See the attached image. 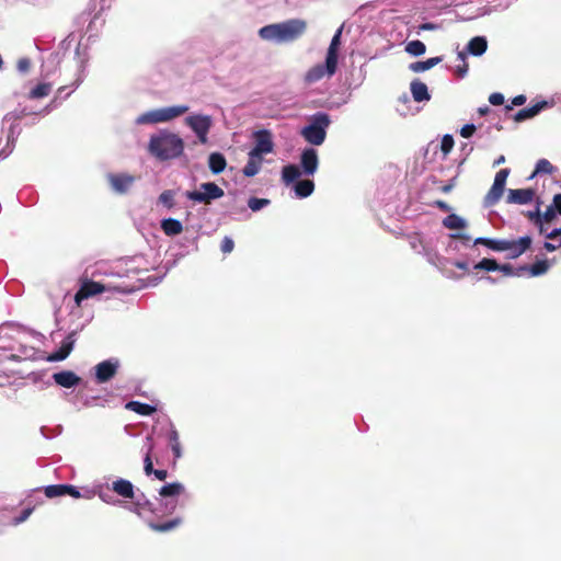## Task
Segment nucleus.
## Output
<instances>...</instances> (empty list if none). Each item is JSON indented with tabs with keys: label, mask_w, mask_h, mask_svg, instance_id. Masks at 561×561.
Here are the masks:
<instances>
[{
	"label": "nucleus",
	"mask_w": 561,
	"mask_h": 561,
	"mask_svg": "<svg viewBox=\"0 0 561 561\" xmlns=\"http://www.w3.org/2000/svg\"><path fill=\"white\" fill-rule=\"evenodd\" d=\"M147 150L159 161L174 160L183 154L184 141L178 134L160 129L150 136Z\"/></svg>",
	"instance_id": "f257e3e1"
},
{
	"label": "nucleus",
	"mask_w": 561,
	"mask_h": 561,
	"mask_svg": "<svg viewBox=\"0 0 561 561\" xmlns=\"http://www.w3.org/2000/svg\"><path fill=\"white\" fill-rule=\"evenodd\" d=\"M307 30L306 21L289 19L284 22L265 25L259 30V36L275 44L291 43L298 39Z\"/></svg>",
	"instance_id": "f03ea898"
},
{
	"label": "nucleus",
	"mask_w": 561,
	"mask_h": 561,
	"mask_svg": "<svg viewBox=\"0 0 561 561\" xmlns=\"http://www.w3.org/2000/svg\"><path fill=\"white\" fill-rule=\"evenodd\" d=\"M104 275L108 278H122V275L118 273H104ZM135 290V286L127 285L124 282H115L114 279H107L104 282L87 280L82 283L80 289L77 291L75 300L77 305H80L82 300L96 294H130Z\"/></svg>",
	"instance_id": "7ed1b4c3"
},
{
	"label": "nucleus",
	"mask_w": 561,
	"mask_h": 561,
	"mask_svg": "<svg viewBox=\"0 0 561 561\" xmlns=\"http://www.w3.org/2000/svg\"><path fill=\"white\" fill-rule=\"evenodd\" d=\"M30 115H38V112L32 111L25 106L20 111H13L4 115L2 124L3 126L9 124V130L7 136V145L0 151V161L4 160L12 153L15 147V142L21 134L20 121Z\"/></svg>",
	"instance_id": "20e7f679"
},
{
	"label": "nucleus",
	"mask_w": 561,
	"mask_h": 561,
	"mask_svg": "<svg viewBox=\"0 0 561 561\" xmlns=\"http://www.w3.org/2000/svg\"><path fill=\"white\" fill-rule=\"evenodd\" d=\"M190 106L186 104H176L171 106H164L147 111L138 115L135 119L137 125H153L159 123L171 122L185 113H187Z\"/></svg>",
	"instance_id": "39448f33"
},
{
	"label": "nucleus",
	"mask_w": 561,
	"mask_h": 561,
	"mask_svg": "<svg viewBox=\"0 0 561 561\" xmlns=\"http://www.w3.org/2000/svg\"><path fill=\"white\" fill-rule=\"evenodd\" d=\"M449 237L450 239L457 241L455 244H449L451 249L457 251H460L461 247L465 249H469V252L466 253L461 259L454 261L453 265H455L459 270L467 272L468 274H471L472 265L477 263L476 260L480 255L478 249H476L477 245H473L471 237L466 233H450Z\"/></svg>",
	"instance_id": "423d86ee"
},
{
	"label": "nucleus",
	"mask_w": 561,
	"mask_h": 561,
	"mask_svg": "<svg viewBox=\"0 0 561 561\" xmlns=\"http://www.w3.org/2000/svg\"><path fill=\"white\" fill-rule=\"evenodd\" d=\"M331 121L327 113L318 112L312 115L310 123L300 130V135L310 145L320 146L325 140L327 129Z\"/></svg>",
	"instance_id": "0eeeda50"
},
{
	"label": "nucleus",
	"mask_w": 561,
	"mask_h": 561,
	"mask_svg": "<svg viewBox=\"0 0 561 561\" xmlns=\"http://www.w3.org/2000/svg\"><path fill=\"white\" fill-rule=\"evenodd\" d=\"M185 491V486L181 482H172L164 484L159 490L160 508L162 514H172L178 507V496Z\"/></svg>",
	"instance_id": "6e6552de"
},
{
	"label": "nucleus",
	"mask_w": 561,
	"mask_h": 561,
	"mask_svg": "<svg viewBox=\"0 0 561 561\" xmlns=\"http://www.w3.org/2000/svg\"><path fill=\"white\" fill-rule=\"evenodd\" d=\"M224 190L220 188L214 182H206L199 185L198 190L187 191L185 196L187 199L195 203L209 204L214 199H218L224 196Z\"/></svg>",
	"instance_id": "1a4fd4ad"
},
{
	"label": "nucleus",
	"mask_w": 561,
	"mask_h": 561,
	"mask_svg": "<svg viewBox=\"0 0 561 561\" xmlns=\"http://www.w3.org/2000/svg\"><path fill=\"white\" fill-rule=\"evenodd\" d=\"M510 172H511L510 169H501L495 174L494 182L483 199V205L485 207H492L499 203V201L501 199V197L505 191V185H506V181L510 175Z\"/></svg>",
	"instance_id": "9d476101"
},
{
	"label": "nucleus",
	"mask_w": 561,
	"mask_h": 561,
	"mask_svg": "<svg viewBox=\"0 0 561 561\" xmlns=\"http://www.w3.org/2000/svg\"><path fill=\"white\" fill-rule=\"evenodd\" d=\"M185 124L194 131L201 144L207 142V135L213 125L209 115L192 114L185 118Z\"/></svg>",
	"instance_id": "9b49d317"
},
{
	"label": "nucleus",
	"mask_w": 561,
	"mask_h": 561,
	"mask_svg": "<svg viewBox=\"0 0 561 561\" xmlns=\"http://www.w3.org/2000/svg\"><path fill=\"white\" fill-rule=\"evenodd\" d=\"M337 64L325 58L324 64H318L311 67L305 75V83L313 84L321 81L324 78H331L336 72Z\"/></svg>",
	"instance_id": "f8f14e48"
},
{
	"label": "nucleus",
	"mask_w": 561,
	"mask_h": 561,
	"mask_svg": "<svg viewBox=\"0 0 561 561\" xmlns=\"http://www.w3.org/2000/svg\"><path fill=\"white\" fill-rule=\"evenodd\" d=\"M106 180L111 191L117 195L129 193L136 182V178L128 173H108Z\"/></svg>",
	"instance_id": "ddd939ff"
},
{
	"label": "nucleus",
	"mask_w": 561,
	"mask_h": 561,
	"mask_svg": "<svg viewBox=\"0 0 561 561\" xmlns=\"http://www.w3.org/2000/svg\"><path fill=\"white\" fill-rule=\"evenodd\" d=\"M121 367V360L117 357H111L95 365V380L99 383L110 381L117 374Z\"/></svg>",
	"instance_id": "4468645a"
},
{
	"label": "nucleus",
	"mask_w": 561,
	"mask_h": 561,
	"mask_svg": "<svg viewBox=\"0 0 561 561\" xmlns=\"http://www.w3.org/2000/svg\"><path fill=\"white\" fill-rule=\"evenodd\" d=\"M255 144L249 151L253 156L263 158L264 154L271 153L274 150V142L271 131L261 129L254 133Z\"/></svg>",
	"instance_id": "2eb2a0df"
},
{
	"label": "nucleus",
	"mask_w": 561,
	"mask_h": 561,
	"mask_svg": "<svg viewBox=\"0 0 561 561\" xmlns=\"http://www.w3.org/2000/svg\"><path fill=\"white\" fill-rule=\"evenodd\" d=\"M300 165L305 175H313L319 167V157L314 148H305L300 154Z\"/></svg>",
	"instance_id": "dca6fc26"
},
{
	"label": "nucleus",
	"mask_w": 561,
	"mask_h": 561,
	"mask_svg": "<svg viewBox=\"0 0 561 561\" xmlns=\"http://www.w3.org/2000/svg\"><path fill=\"white\" fill-rule=\"evenodd\" d=\"M531 238L529 236H523L518 239H506L507 249L504 252H507V259H517L523 253H525L531 245Z\"/></svg>",
	"instance_id": "f3484780"
},
{
	"label": "nucleus",
	"mask_w": 561,
	"mask_h": 561,
	"mask_svg": "<svg viewBox=\"0 0 561 561\" xmlns=\"http://www.w3.org/2000/svg\"><path fill=\"white\" fill-rule=\"evenodd\" d=\"M535 195L536 193L533 188H510L507 191L506 202L508 204L527 205L534 201Z\"/></svg>",
	"instance_id": "a211bd4d"
},
{
	"label": "nucleus",
	"mask_w": 561,
	"mask_h": 561,
	"mask_svg": "<svg viewBox=\"0 0 561 561\" xmlns=\"http://www.w3.org/2000/svg\"><path fill=\"white\" fill-rule=\"evenodd\" d=\"M82 77L79 76L78 79L76 80L73 87H72V90L67 92L65 95L64 92L66 91V87H60L58 90H57V94L56 96L50 101L49 104H47L44 108H42L41 111H38V115L39 116H45L47 115L48 113H50L53 110L57 108L59 105H60V101L59 99H66L68 98L79 85L80 83L82 82Z\"/></svg>",
	"instance_id": "6ab92c4d"
},
{
	"label": "nucleus",
	"mask_w": 561,
	"mask_h": 561,
	"mask_svg": "<svg viewBox=\"0 0 561 561\" xmlns=\"http://www.w3.org/2000/svg\"><path fill=\"white\" fill-rule=\"evenodd\" d=\"M77 341V332L72 331L70 332L61 342L60 347L58 351L51 355V360H64L68 357V355L71 353L75 343Z\"/></svg>",
	"instance_id": "aec40b11"
},
{
	"label": "nucleus",
	"mask_w": 561,
	"mask_h": 561,
	"mask_svg": "<svg viewBox=\"0 0 561 561\" xmlns=\"http://www.w3.org/2000/svg\"><path fill=\"white\" fill-rule=\"evenodd\" d=\"M133 505L129 507L131 512L137 513L138 515H142L145 511H149L151 513L159 512V508L154 506L152 502H150L144 493L135 494Z\"/></svg>",
	"instance_id": "412c9836"
},
{
	"label": "nucleus",
	"mask_w": 561,
	"mask_h": 561,
	"mask_svg": "<svg viewBox=\"0 0 561 561\" xmlns=\"http://www.w3.org/2000/svg\"><path fill=\"white\" fill-rule=\"evenodd\" d=\"M53 379L58 386L64 388H73L80 382V377L70 370L55 373Z\"/></svg>",
	"instance_id": "4be33fe9"
},
{
	"label": "nucleus",
	"mask_w": 561,
	"mask_h": 561,
	"mask_svg": "<svg viewBox=\"0 0 561 561\" xmlns=\"http://www.w3.org/2000/svg\"><path fill=\"white\" fill-rule=\"evenodd\" d=\"M548 105L549 104L547 101H541L530 107L523 108L514 115V121L516 123H522L524 121L530 119L538 115L542 110L548 107Z\"/></svg>",
	"instance_id": "5701e85b"
},
{
	"label": "nucleus",
	"mask_w": 561,
	"mask_h": 561,
	"mask_svg": "<svg viewBox=\"0 0 561 561\" xmlns=\"http://www.w3.org/2000/svg\"><path fill=\"white\" fill-rule=\"evenodd\" d=\"M410 91L415 102L421 103L431 100V94L428 92L427 85L424 82L420 81L419 79H415L411 82Z\"/></svg>",
	"instance_id": "b1692460"
},
{
	"label": "nucleus",
	"mask_w": 561,
	"mask_h": 561,
	"mask_svg": "<svg viewBox=\"0 0 561 561\" xmlns=\"http://www.w3.org/2000/svg\"><path fill=\"white\" fill-rule=\"evenodd\" d=\"M112 490L125 499H134L135 496L133 483L129 480L123 478H119L113 482Z\"/></svg>",
	"instance_id": "393cba45"
},
{
	"label": "nucleus",
	"mask_w": 561,
	"mask_h": 561,
	"mask_svg": "<svg viewBox=\"0 0 561 561\" xmlns=\"http://www.w3.org/2000/svg\"><path fill=\"white\" fill-rule=\"evenodd\" d=\"M485 245L492 251L504 252L507 249L506 239H491L479 237L473 240V245Z\"/></svg>",
	"instance_id": "a878e982"
},
{
	"label": "nucleus",
	"mask_w": 561,
	"mask_h": 561,
	"mask_svg": "<svg viewBox=\"0 0 561 561\" xmlns=\"http://www.w3.org/2000/svg\"><path fill=\"white\" fill-rule=\"evenodd\" d=\"M248 156L249 159L244 168L242 169V173L247 178H253L260 172L263 164V158L253 156L250 152L248 153Z\"/></svg>",
	"instance_id": "bb28decb"
},
{
	"label": "nucleus",
	"mask_w": 561,
	"mask_h": 561,
	"mask_svg": "<svg viewBox=\"0 0 561 561\" xmlns=\"http://www.w3.org/2000/svg\"><path fill=\"white\" fill-rule=\"evenodd\" d=\"M168 442L174 458L180 459L183 455L182 446L180 443V435L172 423H170V430L168 432Z\"/></svg>",
	"instance_id": "cd10ccee"
},
{
	"label": "nucleus",
	"mask_w": 561,
	"mask_h": 561,
	"mask_svg": "<svg viewBox=\"0 0 561 561\" xmlns=\"http://www.w3.org/2000/svg\"><path fill=\"white\" fill-rule=\"evenodd\" d=\"M161 229L167 236L174 237L183 231V225L175 218H164L161 220Z\"/></svg>",
	"instance_id": "c85d7f7f"
},
{
	"label": "nucleus",
	"mask_w": 561,
	"mask_h": 561,
	"mask_svg": "<svg viewBox=\"0 0 561 561\" xmlns=\"http://www.w3.org/2000/svg\"><path fill=\"white\" fill-rule=\"evenodd\" d=\"M488 48L486 38L483 36H476L471 38L467 45V50L473 56H481Z\"/></svg>",
	"instance_id": "c756f323"
},
{
	"label": "nucleus",
	"mask_w": 561,
	"mask_h": 561,
	"mask_svg": "<svg viewBox=\"0 0 561 561\" xmlns=\"http://www.w3.org/2000/svg\"><path fill=\"white\" fill-rule=\"evenodd\" d=\"M294 192L297 198H306L314 191V183L311 180H301L294 183Z\"/></svg>",
	"instance_id": "7c9ffc66"
},
{
	"label": "nucleus",
	"mask_w": 561,
	"mask_h": 561,
	"mask_svg": "<svg viewBox=\"0 0 561 561\" xmlns=\"http://www.w3.org/2000/svg\"><path fill=\"white\" fill-rule=\"evenodd\" d=\"M443 60L442 57H432L423 61H414L409 65V69L414 73L427 71L438 65Z\"/></svg>",
	"instance_id": "2f4dec72"
},
{
	"label": "nucleus",
	"mask_w": 561,
	"mask_h": 561,
	"mask_svg": "<svg viewBox=\"0 0 561 561\" xmlns=\"http://www.w3.org/2000/svg\"><path fill=\"white\" fill-rule=\"evenodd\" d=\"M227 165L226 158L220 152H213L208 157V167L214 174L221 173Z\"/></svg>",
	"instance_id": "473e14b6"
},
{
	"label": "nucleus",
	"mask_w": 561,
	"mask_h": 561,
	"mask_svg": "<svg viewBox=\"0 0 561 561\" xmlns=\"http://www.w3.org/2000/svg\"><path fill=\"white\" fill-rule=\"evenodd\" d=\"M341 35H342V27L336 30V32L333 35L331 43L329 45L327 56H325V58L329 59V62L333 61V62L337 64V54H339V48L341 45Z\"/></svg>",
	"instance_id": "72a5a7b5"
},
{
	"label": "nucleus",
	"mask_w": 561,
	"mask_h": 561,
	"mask_svg": "<svg viewBox=\"0 0 561 561\" xmlns=\"http://www.w3.org/2000/svg\"><path fill=\"white\" fill-rule=\"evenodd\" d=\"M302 171L296 164H287L282 169V180L285 184L296 183Z\"/></svg>",
	"instance_id": "f704fd0d"
},
{
	"label": "nucleus",
	"mask_w": 561,
	"mask_h": 561,
	"mask_svg": "<svg viewBox=\"0 0 561 561\" xmlns=\"http://www.w3.org/2000/svg\"><path fill=\"white\" fill-rule=\"evenodd\" d=\"M443 226L449 230L465 229L468 227V221L457 214H450L443 219Z\"/></svg>",
	"instance_id": "c9c22d12"
},
{
	"label": "nucleus",
	"mask_w": 561,
	"mask_h": 561,
	"mask_svg": "<svg viewBox=\"0 0 561 561\" xmlns=\"http://www.w3.org/2000/svg\"><path fill=\"white\" fill-rule=\"evenodd\" d=\"M125 408L129 411H133L139 415H151L156 412V407L150 405L148 403H142L139 401H129L126 403Z\"/></svg>",
	"instance_id": "e433bc0d"
},
{
	"label": "nucleus",
	"mask_w": 561,
	"mask_h": 561,
	"mask_svg": "<svg viewBox=\"0 0 561 561\" xmlns=\"http://www.w3.org/2000/svg\"><path fill=\"white\" fill-rule=\"evenodd\" d=\"M144 449H146L145 458H144V470L147 476H150V474H153V471L156 470V469H153V465H152V460H151V453L153 450V443H152L151 436L146 437V445H145Z\"/></svg>",
	"instance_id": "4c0bfd02"
},
{
	"label": "nucleus",
	"mask_w": 561,
	"mask_h": 561,
	"mask_svg": "<svg viewBox=\"0 0 561 561\" xmlns=\"http://www.w3.org/2000/svg\"><path fill=\"white\" fill-rule=\"evenodd\" d=\"M500 267V264L494 259L484 257L481 261L474 263L472 265V274L483 271L486 273L496 272Z\"/></svg>",
	"instance_id": "58836bf2"
},
{
	"label": "nucleus",
	"mask_w": 561,
	"mask_h": 561,
	"mask_svg": "<svg viewBox=\"0 0 561 561\" xmlns=\"http://www.w3.org/2000/svg\"><path fill=\"white\" fill-rule=\"evenodd\" d=\"M176 191L165 190L158 197V204L165 207L168 210L175 206Z\"/></svg>",
	"instance_id": "ea45409f"
},
{
	"label": "nucleus",
	"mask_w": 561,
	"mask_h": 561,
	"mask_svg": "<svg viewBox=\"0 0 561 561\" xmlns=\"http://www.w3.org/2000/svg\"><path fill=\"white\" fill-rule=\"evenodd\" d=\"M550 266L548 260H538L529 267L527 266L526 271L529 272L530 276H541L549 271Z\"/></svg>",
	"instance_id": "a19ab883"
},
{
	"label": "nucleus",
	"mask_w": 561,
	"mask_h": 561,
	"mask_svg": "<svg viewBox=\"0 0 561 561\" xmlns=\"http://www.w3.org/2000/svg\"><path fill=\"white\" fill-rule=\"evenodd\" d=\"M405 51L413 57H419L425 54L426 46L423 42L414 39L405 45Z\"/></svg>",
	"instance_id": "79ce46f5"
},
{
	"label": "nucleus",
	"mask_w": 561,
	"mask_h": 561,
	"mask_svg": "<svg viewBox=\"0 0 561 561\" xmlns=\"http://www.w3.org/2000/svg\"><path fill=\"white\" fill-rule=\"evenodd\" d=\"M50 91H51L50 83H39L30 91L28 99L45 98L50 93Z\"/></svg>",
	"instance_id": "37998d69"
},
{
	"label": "nucleus",
	"mask_w": 561,
	"mask_h": 561,
	"mask_svg": "<svg viewBox=\"0 0 561 561\" xmlns=\"http://www.w3.org/2000/svg\"><path fill=\"white\" fill-rule=\"evenodd\" d=\"M181 524V518H174L172 520H169L167 523H149V527L154 531L165 533L169 530H172L176 526Z\"/></svg>",
	"instance_id": "c03bdc74"
},
{
	"label": "nucleus",
	"mask_w": 561,
	"mask_h": 561,
	"mask_svg": "<svg viewBox=\"0 0 561 561\" xmlns=\"http://www.w3.org/2000/svg\"><path fill=\"white\" fill-rule=\"evenodd\" d=\"M45 495L49 499L65 496L67 489L66 484H50L47 485L44 490Z\"/></svg>",
	"instance_id": "a18cd8bd"
},
{
	"label": "nucleus",
	"mask_w": 561,
	"mask_h": 561,
	"mask_svg": "<svg viewBox=\"0 0 561 561\" xmlns=\"http://www.w3.org/2000/svg\"><path fill=\"white\" fill-rule=\"evenodd\" d=\"M553 172V165L547 159H539L536 163L534 173L529 179L535 178L539 173L551 174Z\"/></svg>",
	"instance_id": "49530a36"
},
{
	"label": "nucleus",
	"mask_w": 561,
	"mask_h": 561,
	"mask_svg": "<svg viewBox=\"0 0 561 561\" xmlns=\"http://www.w3.org/2000/svg\"><path fill=\"white\" fill-rule=\"evenodd\" d=\"M527 266H520L519 268H514L511 264H500L499 272H501L504 276H519L520 272L526 271Z\"/></svg>",
	"instance_id": "de8ad7c7"
},
{
	"label": "nucleus",
	"mask_w": 561,
	"mask_h": 561,
	"mask_svg": "<svg viewBox=\"0 0 561 561\" xmlns=\"http://www.w3.org/2000/svg\"><path fill=\"white\" fill-rule=\"evenodd\" d=\"M270 203L271 201L267 198L251 197L248 201V206L252 211H259L264 207L268 206Z\"/></svg>",
	"instance_id": "09e8293b"
},
{
	"label": "nucleus",
	"mask_w": 561,
	"mask_h": 561,
	"mask_svg": "<svg viewBox=\"0 0 561 561\" xmlns=\"http://www.w3.org/2000/svg\"><path fill=\"white\" fill-rule=\"evenodd\" d=\"M454 138L451 135L446 134L443 136L440 141V150L444 154H448L454 147Z\"/></svg>",
	"instance_id": "8fccbe9b"
},
{
	"label": "nucleus",
	"mask_w": 561,
	"mask_h": 561,
	"mask_svg": "<svg viewBox=\"0 0 561 561\" xmlns=\"http://www.w3.org/2000/svg\"><path fill=\"white\" fill-rule=\"evenodd\" d=\"M32 512H33L32 507H27V508L23 510L22 513L19 516L13 518L12 525L16 526V525H20V524L24 523L25 520L28 519V517L31 516Z\"/></svg>",
	"instance_id": "3c124183"
},
{
	"label": "nucleus",
	"mask_w": 561,
	"mask_h": 561,
	"mask_svg": "<svg viewBox=\"0 0 561 561\" xmlns=\"http://www.w3.org/2000/svg\"><path fill=\"white\" fill-rule=\"evenodd\" d=\"M99 497L106 504L116 505L119 503L111 493L100 490L98 492Z\"/></svg>",
	"instance_id": "603ef678"
},
{
	"label": "nucleus",
	"mask_w": 561,
	"mask_h": 561,
	"mask_svg": "<svg viewBox=\"0 0 561 561\" xmlns=\"http://www.w3.org/2000/svg\"><path fill=\"white\" fill-rule=\"evenodd\" d=\"M234 248V242L230 237H225L221 241L220 250L224 253H230L232 252Z\"/></svg>",
	"instance_id": "864d4df0"
},
{
	"label": "nucleus",
	"mask_w": 561,
	"mask_h": 561,
	"mask_svg": "<svg viewBox=\"0 0 561 561\" xmlns=\"http://www.w3.org/2000/svg\"><path fill=\"white\" fill-rule=\"evenodd\" d=\"M474 131H476L474 124H466L465 126L461 127L460 135L463 138H469L474 134Z\"/></svg>",
	"instance_id": "5fc2aeb1"
},
{
	"label": "nucleus",
	"mask_w": 561,
	"mask_h": 561,
	"mask_svg": "<svg viewBox=\"0 0 561 561\" xmlns=\"http://www.w3.org/2000/svg\"><path fill=\"white\" fill-rule=\"evenodd\" d=\"M489 102L492 105H502L504 103V95L500 92H494L489 96Z\"/></svg>",
	"instance_id": "6e6d98bb"
},
{
	"label": "nucleus",
	"mask_w": 561,
	"mask_h": 561,
	"mask_svg": "<svg viewBox=\"0 0 561 561\" xmlns=\"http://www.w3.org/2000/svg\"><path fill=\"white\" fill-rule=\"evenodd\" d=\"M557 213L553 208V206H549L543 214H541L542 221L543 222H550L554 217Z\"/></svg>",
	"instance_id": "4d7b16f0"
},
{
	"label": "nucleus",
	"mask_w": 561,
	"mask_h": 561,
	"mask_svg": "<svg viewBox=\"0 0 561 561\" xmlns=\"http://www.w3.org/2000/svg\"><path fill=\"white\" fill-rule=\"evenodd\" d=\"M527 216L534 224L542 221L539 205H537L535 210L528 211Z\"/></svg>",
	"instance_id": "13d9d810"
},
{
	"label": "nucleus",
	"mask_w": 561,
	"mask_h": 561,
	"mask_svg": "<svg viewBox=\"0 0 561 561\" xmlns=\"http://www.w3.org/2000/svg\"><path fill=\"white\" fill-rule=\"evenodd\" d=\"M30 66H31V62H30V59H27V58L19 59L18 65H16L18 70L22 73L26 72L30 69Z\"/></svg>",
	"instance_id": "bf43d9fd"
},
{
	"label": "nucleus",
	"mask_w": 561,
	"mask_h": 561,
	"mask_svg": "<svg viewBox=\"0 0 561 561\" xmlns=\"http://www.w3.org/2000/svg\"><path fill=\"white\" fill-rule=\"evenodd\" d=\"M66 489H67L66 495H70L75 499L81 497V493L79 492V490L76 486L66 484Z\"/></svg>",
	"instance_id": "052dcab7"
},
{
	"label": "nucleus",
	"mask_w": 561,
	"mask_h": 561,
	"mask_svg": "<svg viewBox=\"0 0 561 561\" xmlns=\"http://www.w3.org/2000/svg\"><path fill=\"white\" fill-rule=\"evenodd\" d=\"M551 206H553L557 214L561 215V194H556Z\"/></svg>",
	"instance_id": "680f3d73"
},
{
	"label": "nucleus",
	"mask_w": 561,
	"mask_h": 561,
	"mask_svg": "<svg viewBox=\"0 0 561 561\" xmlns=\"http://www.w3.org/2000/svg\"><path fill=\"white\" fill-rule=\"evenodd\" d=\"M456 185V178L451 179L448 183H446L445 185H443L440 187V191L445 194L449 193L453 191V188L455 187Z\"/></svg>",
	"instance_id": "e2e57ef3"
},
{
	"label": "nucleus",
	"mask_w": 561,
	"mask_h": 561,
	"mask_svg": "<svg viewBox=\"0 0 561 561\" xmlns=\"http://www.w3.org/2000/svg\"><path fill=\"white\" fill-rule=\"evenodd\" d=\"M526 96L524 94H519V95H516L515 98H513L512 100V105L514 106H520L523 104H525L526 102Z\"/></svg>",
	"instance_id": "0e129e2a"
},
{
	"label": "nucleus",
	"mask_w": 561,
	"mask_h": 561,
	"mask_svg": "<svg viewBox=\"0 0 561 561\" xmlns=\"http://www.w3.org/2000/svg\"><path fill=\"white\" fill-rule=\"evenodd\" d=\"M153 476L160 480V481H163L167 479L168 477V471L167 470H154L153 471Z\"/></svg>",
	"instance_id": "69168bd1"
},
{
	"label": "nucleus",
	"mask_w": 561,
	"mask_h": 561,
	"mask_svg": "<svg viewBox=\"0 0 561 561\" xmlns=\"http://www.w3.org/2000/svg\"><path fill=\"white\" fill-rule=\"evenodd\" d=\"M442 272L444 273V275L448 278H451V279H459L460 276L457 275L456 273H454L453 271H447V270H444L443 267H440Z\"/></svg>",
	"instance_id": "338daca9"
},
{
	"label": "nucleus",
	"mask_w": 561,
	"mask_h": 561,
	"mask_svg": "<svg viewBox=\"0 0 561 561\" xmlns=\"http://www.w3.org/2000/svg\"><path fill=\"white\" fill-rule=\"evenodd\" d=\"M420 28L423 31H434L437 28V25L434 23H424L420 26Z\"/></svg>",
	"instance_id": "774afa93"
}]
</instances>
